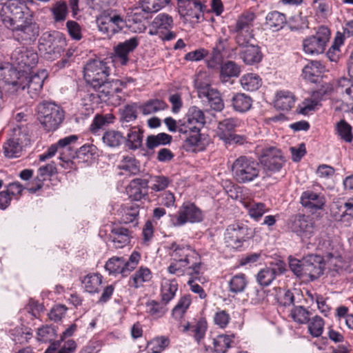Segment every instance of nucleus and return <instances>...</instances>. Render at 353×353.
<instances>
[{"instance_id":"nucleus-1","label":"nucleus","mask_w":353,"mask_h":353,"mask_svg":"<svg viewBox=\"0 0 353 353\" xmlns=\"http://www.w3.org/2000/svg\"><path fill=\"white\" fill-rule=\"evenodd\" d=\"M171 260L186 263L190 265L188 275L198 276L201 272V263L199 254L190 245L172 243L168 247Z\"/></svg>"},{"instance_id":"nucleus-2","label":"nucleus","mask_w":353,"mask_h":353,"mask_svg":"<svg viewBox=\"0 0 353 353\" xmlns=\"http://www.w3.org/2000/svg\"><path fill=\"white\" fill-rule=\"evenodd\" d=\"M256 14L252 10L242 12L236 19L234 25L230 27V32L234 34L236 43L239 46L250 43L254 39V26Z\"/></svg>"},{"instance_id":"nucleus-3","label":"nucleus","mask_w":353,"mask_h":353,"mask_svg":"<svg viewBox=\"0 0 353 353\" xmlns=\"http://www.w3.org/2000/svg\"><path fill=\"white\" fill-rule=\"evenodd\" d=\"M261 167L253 158L241 156L232 163V172L234 179L239 183H248L257 179Z\"/></svg>"},{"instance_id":"nucleus-4","label":"nucleus","mask_w":353,"mask_h":353,"mask_svg":"<svg viewBox=\"0 0 353 353\" xmlns=\"http://www.w3.org/2000/svg\"><path fill=\"white\" fill-rule=\"evenodd\" d=\"M33 13L23 0H9L2 3L0 10V19L3 24L9 28L18 22L22 21Z\"/></svg>"},{"instance_id":"nucleus-5","label":"nucleus","mask_w":353,"mask_h":353,"mask_svg":"<svg viewBox=\"0 0 353 353\" xmlns=\"http://www.w3.org/2000/svg\"><path fill=\"white\" fill-rule=\"evenodd\" d=\"M38 118L48 132L56 130L64 119L63 110L52 102H43L38 105Z\"/></svg>"},{"instance_id":"nucleus-6","label":"nucleus","mask_w":353,"mask_h":353,"mask_svg":"<svg viewBox=\"0 0 353 353\" xmlns=\"http://www.w3.org/2000/svg\"><path fill=\"white\" fill-rule=\"evenodd\" d=\"M34 13L8 28L16 41L23 44H31L37 40L39 35V26L34 21Z\"/></svg>"},{"instance_id":"nucleus-7","label":"nucleus","mask_w":353,"mask_h":353,"mask_svg":"<svg viewBox=\"0 0 353 353\" xmlns=\"http://www.w3.org/2000/svg\"><path fill=\"white\" fill-rule=\"evenodd\" d=\"M83 72L86 83L92 88L108 79L110 68L106 62L94 59L86 63Z\"/></svg>"},{"instance_id":"nucleus-8","label":"nucleus","mask_w":353,"mask_h":353,"mask_svg":"<svg viewBox=\"0 0 353 353\" xmlns=\"http://www.w3.org/2000/svg\"><path fill=\"white\" fill-rule=\"evenodd\" d=\"M203 220L202 211L193 203L186 202L177 212L171 216V223L174 227H181L188 223H194Z\"/></svg>"},{"instance_id":"nucleus-9","label":"nucleus","mask_w":353,"mask_h":353,"mask_svg":"<svg viewBox=\"0 0 353 353\" xmlns=\"http://www.w3.org/2000/svg\"><path fill=\"white\" fill-rule=\"evenodd\" d=\"M330 30L325 26L319 28L316 34L305 38L303 41V48L307 54H319L323 53L329 41Z\"/></svg>"},{"instance_id":"nucleus-10","label":"nucleus","mask_w":353,"mask_h":353,"mask_svg":"<svg viewBox=\"0 0 353 353\" xmlns=\"http://www.w3.org/2000/svg\"><path fill=\"white\" fill-rule=\"evenodd\" d=\"M23 79V74H21L11 64L0 63V82L8 86V91L10 93L25 89Z\"/></svg>"},{"instance_id":"nucleus-11","label":"nucleus","mask_w":353,"mask_h":353,"mask_svg":"<svg viewBox=\"0 0 353 353\" xmlns=\"http://www.w3.org/2000/svg\"><path fill=\"white\" fill-rule=\"evenodd\" d=\"M179 12L184 23L192 25L199 22L205 7L199 0H178Z\"/></svg>"},{"instance_id":"nucleus-12","label":"nucleus","mask_w":353,"mask_h":353,"mask_svg":"<svg viewBox=\"0 0 353 353\" xmlns=\"http://www.w3.org/2000/svg\"><path fill=\"white\" fill-rule=\"evenodd\" d=\"M40 46L46 51L50 59L57 58L66 46V40L59 32H46L41 38Z\"/></svg>"},{"instance_id":"nucleus-13","label":"nucleus","mask_w":353,"mask_h":353,"mask_svg":"<svg viewBox=\"0 0 353 353\" xmlns=\"http://www.w3.org/2000/svg\"><path fill=\"white\" fill-rule=\"evenodd\" d=\"M182 121L183 124L180 125V133H199L205 123V117L201 109L196 106H192L188 109Z\"/></svg>"},{"instance_id":"nucleus-14","label":"nucleus","mask_w":353,"mask_h":353,"mask_svg":"<svg viewBox=\"0 0 353 353\" xmlns=\"http://www.w3.org/2000/svg\"><path fill=\"white\" fill-rule=\"evenodd\" d=\"M248 228L243 223H234L226 228L224 242L227 247L237 250L248 239Z\"/></svg>"},{"instance_id":"nucleus-15","label":"nucleus","mask_w":353,"mask_h":353,"mask_svg":"<svg viewBox=\"0 0 353 353\" xmlns=\"http://www.w3.org/2000/svg\"><path fill=\"white\" fill-rule=\"evenodd\" d=\"M291 230L303 240L310 239L315 233L316 225L312 218L304 214H296L292 217L289 223Z\"/></svg>"},{"instance_id":"nucleus-16","label":"nucleus","mask_w":353,"mask_h":353,"mask_svg":"<svg viewBox=\"0 0 353 353\" xmlns=\"http://www.w3.org/2000/svg\"><path fill=\"white\" fill-rule=\"evenodd\" d=\"M259 161L266 170L272 172L280 171L285 163L281 150L273 146L262 149Z\"/></svg>"},{"instance_id":"nucleus-17","label":"nucleus","mask_w":353,"mask_h":353,"mask_svg":"<svg viewBox=\"0 0 353 353\" xmlns=\"http://www.w3.org/2000/svg\"><path fill=\"white\" fill-rule=\"evenodd\" d=\"M10 59L13 65H16L20 70L26 71L37 65L38 54L32 48L21 46L17 48L12 52Z\"/></svg>"},{"instance_id":"nucleus-18","label":"nucleus","mask_w":353,"mask_h":353,"mask_svg":"<svg viewBox=\"0 0 353 353\" xmlns=\"http://www.w3.org/2000/svg\"><path fill=\"white\" fill-rule=\"evenodd\" d=\"M99 30L107 35H112L121 31L125 21L123 17L112 12H103L97 19Z\"/></svg>"},{"instance_id":"nucleus-19","label":"nucleus","mask_w":353,"mask_h":353,"mask_svg":"<svg viewBox=\"0 0 353 353\" xmlns=\"http://www.w3.org/2000/svg\"><path fill=\"white\" fill-rule=\"evenodd\" d=\"M195 85L198 90L199 98L205 97L208 99L210 107L216 111H221L224 108V103L220 92L212 88L208 83H204L197 79Z\"/></svg>"},{"instance_id":"nucleus-20","label":"nucleus","mask_w":353,"mask_h":353,"mask_svg":"<svg viewBox=\"0 0 353 353\" xmlns=\"http://www.w3.org/2000/svg\"><path fill=\"white\" fill-rule=\"evenodd\" d=\"M132 234L133 232L129 228L114 222L111 225L109 239L113 248L121 249L130 243Z\"/></svg>"},{"instance_id":"nucleus-21","label":"nucleus","mask_w":353,"mask_h":353,"mask_svg":"<svg viewBox=\"0 0 353 353\" xmlns=\"http://www.w3.org/2000/svg\"><path fill=\"white\" fill-rule=\"evenodd\" d=\"M241 121L237 118H228L221 121L218 123L217 136L225 142L230 143L239 141L241 137L234 134L236 128L240 126Z\"/></svg>"},{"instance_id":"nucleus-22","label":"nucleus","mask_w":353,"mask_h":353,"mask_svg":"<svg viewBox=\"0 0 353 353\" xmlns=\"http://www.w3.org/2000/svg\"><path fill=\"white\" fill-rule=\"evenodd\" d=\"M303 265L302 278H307L310 281H314L323 273L324 263L319 256L308 255L304 257Z\"/></svg>"},{"instance_id":"nucleus-23","label":"nucleus","mask_w":353,"mask_h":353,"mask_svg":"<svg viewBox=\"0 0 353 353\" xmlns=\"http://www.w3.org/2000/svg\"><path fill=\"white\" fill-rule=\"evenodd\" d=\"M115 215L118 216V223L120 225L138 224L139 216V205L134 203L121 204L117 210Z\"/></svg>"},{"instance_id":"nucleus-24","label":"nucleus","mask_w":353,"mask_h":353,"mask_svg":"<svg viewBox=\"0 0 353 353\" xmlns=\"http://www.w3.org/2000/svg\"><path fill=\"white\" fill-rule=\"evenodd\" d=\"M139 45V39L134 37L124 42L119 43L114 50L113 61L116 63L125 65L129 61V54L132 52Z\"/></svg>"},{"instance_id":"nucleus-25","label":"nucleus","mask_w":353,"mask_h":353,"mask_svg":"<svg viewBox=\"0 0 353 353\" xmlns=\"http://www.w3.org/2000/svg\"><path fill=\"white\" fill-rule=\"evenodd\" d=\"M79 137L75 134L69 135L58 141L57 145L59 149V159L63 163L61 164L63 168H66L72 163V159L74 157L72 146L77 143Z\"/></svg>"},{"instance_id":"nucleus-26","label":"nucleus","mask_w":353,"mask_h":353,"mask_svg":"<svg viewBox=\"0 0 353 353\" xmlns=\"http://www.w3.org/2000/svg\"><path fill=\"white\" fill-rule=\"evenodd\" d=\"M148 182L146 179H132L126 188L128 197L132 201H139L148 196Z\"/></svg>"},{"instance_id":"nucleus-27","label":"nucleus","mask_w":353,"mask_h":353,"mask_svg":"<svg viewBox=\"0 0 353 353\" xmlns=\"http://www.w3.org/2000/svg\"><path fill=\"white\" fill-rule=\"evenodd\" d=\"M325 94L326 91L323 89L314 91L310 97L305 99L299 105V112L307 115L319 109L321 106V101L325 99Z\"/></svg>"},{"instance_id":"nucleus-28","label":"nucleus","mask_w":353,"mask_h":353,"mask_svg":"<svg viewBox=\"0 0 353 353\" xmlns=\"http://www.w3.org/2000/svg\"><path fill=\"white\" fill-rule=\"evenodd\" d=\"M301 203L311 211H316L323 209L325 203V199L321 193L307 190L301 196Z\"/></svg>"},{"instance_id":"nucleus-29","label":"nucleus","mask_w":353,"mask_h":353,"mask_svg":"<svg viewBox=\"0 0 353 353\" xmlns=\"http://www.w3.org/2000/svg\"><path fill=\"white\" fill-rule=\"evenodd\" d=\"M118 81L112 80L108 81V79L103 81L102 83H100L99 86L93 87V90H99L100 95L103 101H109L112 99L113 101H119L120 98L117 96V94L121 92V88L117 85Z\"/></svg>"},{"instance_id":"nucleus-30","label":"nucleus","mask_w":353,"mask_h":353,"mask_svg":"<svg viewBox=\"0 0 353 353\" xmlns=\"http://www.w3.org/2000/svg\"><path fill=\"white\" fill-rule=\"evenodd\" d=\"M285 271L283 263H277L274 267H267L261 270L256 275V281L261 286H268L275 279L277 275Z\"/></svg>"},{"instance_id":"nucleus-31","label":"nucleus","mask_w":353,"mask_h":353,"mask_svg":"<svg viewBox=\"0 0 353 353\" xmlns=\"http://www.w3.org/2000/svg\"><path fill=\"white\" fill-rule=\"evenodd\" d=\"M47 77V73L45 70H41L37 73L32 74L29 77L23 76V83L28 90V92L32 98L37 97L41 91L43 82Z\"/></svg>"},{"instance_id":"nucleus-32","label":"nucleus","mask_w":353,"mask_h":353,"mask_svg":"<svg viewBox=\"0 0 353 353\" xmlns=\"http://www.w3.org/2000/svg\"><path fill=\"white\" fill-rule=\"evenodd\" d=\"M240 46L243 48L239 52V56L246 65H252L259 63L262 60V53L258 46L248 43Z\"/></svg>"},{"instance_id":"nucleus-33","label":"nucleus","mask_w":353,"mask_h":353,"mask_svg":"<svg viewBox=\"0 0 353 353\" xmlns=\"http://www.w3.org/2000/svg\"><path fill=\"white\" fill-rule=\"evenodd\" d=\"M324 71L325 66L321 61H311L303 68L302 77L310 82L316 83Z\"/></svg>"},{"instance_id":"nucleus-34","label":"nucleus","mask_w":353,"mask_h":353,"mask_svg":"<svg viewBox=\"0 0 353 353\" xmlns=\"http://www.w3.org/2000/svg\"><path fill=\"white\" fill-rule=\"evenodd\" d=\"M179 289L176 279H163L161 283L160 296L162 301L168 305L173 300Z\"/></svg>"},{"instance_id":"nucleus-35","label":"nucleus","mask_w":353,"mask_h":353,"mask_svg":"<svg viewBox=\"0 0 353 353\" xmlns=\"http://www.w3.org/2000/svg\"><path fill=\"white\" fill-rule=\"evenodd\" d=\"M152 27L155 30H150V35L158 34L164 30H170L173 28L174 21L172 17L166 13H160L157 14L152 22Z\"/></svg>"},{"instance_id":"nucleus-36","label":"nucleus","mask_w":353,"mask_h":353,"mask_svg":"<svg viewBox=\"0 0 353 353\" xmlns=\"http://www.w3.org/2000/svg\"><path fill=\"white\" fill-rule=\"evenodd\" d=\"M152 279V271L145 266H141L130 276L129 285L135 289H138L143 287L145 283L150 282Z\"/></svg>"},{"instance_id":"nucleus-37","label":"nucleus","mask_w":353,"mask_h":353,"mask_svg":"<svg viewBox=\"0 0 353 353\" xmlns=\"http://www.w3.org/2000/svg\"><path fill=\"white\" fill-rule=\"evenodd\" d=\"M286 23L285 14L276 10L268 12L265 17V26L272 31L281 30Z\"/></svg>"},{"instance_id":"nucleus-38","label":"nucleus","mask_w":353,"mask_h":353,"mask_svg":"<svg viewBox=\"0 0 353 353\" xmlns=\"http://www.w3.org/2000/svg\"><path fill=\"white\" fill-rule=\"evenodd\" d=\"M336 92L342 95L343 101L350 106H353V83L347 78L338 81Z\"/></svg>"},{"instance_id":"nucleus-39","label":"nucleus","mask_w":353,"mask_h":353,"mask_svg":"<svg viewBox=\"0 0 353 353\" xmlns=\"http://www.w3.org/2000/svg\"><path fill=\"white\" fill-rule=\"evenodd\" d=\"M227 43V39H219L218 40L208 60V68H215L221 64L223 59L222 52L225 50Z\"/></svg>"},{"instance_id":"nucleus-40","label":"nucleus","mask_w":353,"mask_h":353,"mask_svg":"<svg viewBox=\"0 0 353 353\" xmlns=\"http://www.w3.org/2000/svg\"><path fill=\"white\" fill-rule=\"evenodd\" d=\"M207 329V321L204 319H200L194 324L188 323L187 325L184 326L183 332L190 331V334L199 343L204 339Z\"/></svg>"},{"instance_id":"nucleus-41","label":"nucleus","mask_w":353,"mask_h":353,"mask_svg":"<svg viewBox=\"0 0 353 353\" xmlns=\"http://www.w3.org/2000/svg\"><path fill=\"white\" fill-rule=\"evenodd\" d=\"M102 279L103 276L99 273L88 274L81 280L82 287L88 293H98L102 283Z\"/></svg>"},{"instance_id":"nucleus-42","label":"nucleus","mask_w":353,"mask_h":353,"mask_svg":"<svg viewBox=\"0 0 353 353\" xmlns=\"http://www.w3.org/2000/svg\"><path fill=\"white\" fill-rule=\"evenodd\" d=\"M295 97L289 91H279L274 101V107L281 110H290L294 105Z\"/></svg>"},{"instance_id":"nucleus-43","label":"nucleus","mask_w":353,"mask_h":353,"mask_svg":"<svg viewBox=\"0 0 353 353\" xmlns=\"http://www.w3.org/2000/svg\"><path fill=\"white\" fill-rule=\"evenodd\" d=\"M192 303L190 294H184L180 297L172 310V316L178 321L183 319L185 313Z\"/></svg>"},{"instance_id":"nucleus-44","label":"nucleus","mask_w":353,"mask_h":353,"mask_svg":"<svg viewBox=\"0 0 353 353\" xmlns=\"http://www.w3.org/2000/svg\"><path fill=\"white\" fill-rule=\"evenodd\" d=\"M105 268L110 274H121L124 277L128 276L124 257L113 256L110 258L105 263Z\"/></svg>"},{"instance_id":"nucleus-45","label":"nucleus","mask_w":353,"mask_h":353,"mask_svg":"<svg viewBox=\"0 0 353 353\" xmlns=\"http://www.w3.org/2000/svg\"><path fill=\"white\" fill-rule=\"evenodd\" d=\"M168 304L162 301L149 300L145 303V312L154 319L163 317L168 311Z\"/></svg>"},{"instance_id":"nucleus-46","label":"nucleus","mask_w":353,"mask_h":353,"mask_svg":"<svg viewBox=\"0 0 353 353\" xmlns=\"http://www.w3.org/2000/svg\"><path fill=\"white\" fill-rule=\"evenodd\" d=\"M252 98L244 93H236L232 98V105L234 110L239 112H246L252 105Z\"/></svg>"},{"instance_id":"nucleus-47","label":"nucleus","mask_w":353,"mask_h":353,"mask_svg":"<svg viewBox=\"0 0 353 353\" xmlns=\"http://www.w3.org/2000/svg\"><path fill=\"white\" fill-rule=\"evenodd\" d=\"M50 12L53 21L55 23H63L69 13L67 3L62 0L57 1L52 6Z\"/></svg>"},{"instance_id":"nucleus-48","label":"nucleus","mask_w":353,"mask_h":353,"mask_svg":"<svg viewBox=\"0 0 353 353\" xmlns=\"http://www.w3.org/2000/svg\"><path fill=\"white\" fill-rule=\"evenodd\" d=\"M28 145L8 139L3 145L4 154L8 158L20 157L23 154L24 148Z\"/></svg>"},{"instance_id":"nucleus-49","label":"nucleus","mask_w":353,"mask_h":353,"mask_svg":"<svg viewBox=\"0 0 353 353\" xmlns=\"http://www.w3.org/2000/svg\"><path fill=\"white\" fill-rule=\"evenodd\" d=\"M240 83L243 90L254 92L261 86L262 80L256 74L248 73L241 77Z\"/></svg>"},{"instance_id":"nucleus-50","label":"nucleus","mask_w":353,"mask_h":353,"mask_svg":"<svg viewBox=\"0 0 353 353\" xmlns=\"http://www.w3.org/2000/svg\"><path fill=\"white\" fill-rule=\"evenodd\" d=\"M143 132L137 127H132L129 130L124 142L129 149L135 150L141 148Z\"/></svg>"},{"instance_id":"nucleus-51","label":"nucleus","mask_w":353,"mask_h":353,"mask_svg":"<svg viewBox=\"0 0 353 353\" xmlns=\"http://www.w3.org/2000/svg\"><path fill=\"white\" fill-rule=\"evenodd\" d=\"M102 140L108 147L117 148L125 141V137L118 130H109L104 132Z\"/></svg>"},{"instance_id":"nucleus-52","label":"nucleus","mask_w":353,"mask_h":353,"mask_svg":"<svg viewBox=\"0 0 353 353\" xmlns=\"http://www.w3.org/2000/svg\"><path fill=\"white\" fill-rule=\"evenodd\" d=\"M248 285V278L243 273H238L231 277L228 281L229 291L234 294L243 292Z\"/></svg>"},{"instance_id":"nucleus-53","label":"nucleus","mask_w":353,"mask_h":353,"mask_svg":"<svg viewBox=\"0 0 353 353\" xmlns=\"http://www.w3.org/2000/svg\"><path fill=\"white\" fill-rule=\"evenodd\" d=\"M17 142L30 144V137L28 126L23 124L17 125L11 129L10 138Z\"/></svg>"},{"instance_id":"nucleus-54","label":"nucleus","mask_w":353,"mask_h":353,"mask_svg":"<svg viewBox=\"0 0 353 353\" xmlns=\"http://www.w3.org/2000/svg\"><path fill=\"white\" fill-rule=\"evenodd\" d=\"M147 181L148 182V188H150L154 192H160L165 190L172 180L163 175H154L150 176Z\"/></svg>"},{"instance_id":"nucleus-55","label":"nucleus","mask_w":353,"mask_h":353,"mask_svg":"<svg viewBox=\"0 0 353 353\" xmlns=\"http://www.w3.org/2000/svg\"><path fill=\"white\" fill-rule=\"evenodd\" d=\"M311 313L303 306H294L290 313L292 320L299 324H305L309 322Z\"/></svg>"},{"instance_id":"nucleus-56","label":"nucleus","mask_w":353,"mask_h":353,"mask_svg":"<svg viewBox=\"0 0 353 353\" xmlns=\"http://www.w3.org/2000/svg\"><path fill=\"white\" fill-rule=\"evenodd\" d=\"M241 73V67L234 61H228L221 65L220 75L223 78L237 77Z\"/></svg>"},{"instance_id":"nucleus-57","label":"nucleus","mask_w":353,"mask_h":353,"mask_svg":"<svg viewBox=\"0 0 353 353\" xmlns=\"http://www.w3.org/2000/svg\"><path fill=\"white\" fill-rule=\"evenodd\" d=\"M166 103L160 99H151L144 103L141 109L145 115L150 114L158 111L163 110L167 108Z\"/></svg>"},{"instance_id":"nucleus-58","label":"nucleus","mask_w":353,"mask_h":353,"mask_svg":"<svg viewBox=\"0 0 353 353\" xmlns=\"http://www.w3.org/2000/svg\"><path fill=\"white\" fill-rule=\"evenodd\" d=\"M170 0H139L142 10L145 12H157L170 3Z\"/></svg>"},{"instance_id":"nucleus-59","label":"nucleus","mask_w":353,"mask_h":353,"mask_svg":"<svg viewBox=\"0 0 353 353\" xmlns=\"http://www.w3.org/2000/svg\"><path fill=\"white\" fill-rule=\"evenodd\" d=\"M57 336V330L54 327L49 325L42 326L37 330V339L43 343H51Z\"/></svg>"},{"instance_id":"nucleus-60","label":"nucleus","mask_w":353,"mask_h":353,"mask_svg":"<svg viewBox=\"0 0 353 353\" xmlns=\"http://www.w3.org/2000/svg\"><path fill=\"white\" fill-rule=\"evenodd\" d=\"M232 342L229 335L220 334L213 340L214 350L216 353H225Z\"/></svg>"},{"instance_id":"nucleus-61","label":"nucleus","mask_w":353,"mask_h":353,"mask_svg":"<svg viewBox=\"0 0 353 353\" xmlns=\"http://www.w3.org/2000/svg\"><path fill=\"white\" fill-rule=\"evenodd\" d=\"M336 131L339 137L346 143H351L353 139L352 126L344 120H341L336 124Z\"/></svg>"},{"instance_id":"nucleus-62","label":"nucleus","mask_w":353,"mask_h":353,"mask_svg":"<svg viewBox=\"0 0 353 353\" xmlns=\"http://www.w3.org/2000/svg\"><path fill=\"white\" fill-rule=\"evenodd\" d=\"M82 100L83 105L88 106L87 109H94L96 105L103 101L97 90H93V92L88 90Z\"/></svg>"},{"instance_id":"nucleus-63","label":"nucleus","mask_w":353,"mask_h":353,"mask_svg":"<svg viewBox=\"0 0 353 353\" xmlns=\"http://www.w3.org/2000/svg\"><path fill=\"white\" fill-rule=\"evenodd\" d=\"M307 323L309 332L313 337H319L322 334L324 321L321 317L315 316L310 319Z\"/></svg>"},{"instance_id":"nucleus-64","label":"nucleus","mask_w":353,"mask_h":353,"mask_svg":"<svg viewBox=\"0 0 353 353\" xmlns=\"http://www.w3.org/2000/svg\"><path fill=\"white\" fill-rule=\"evenodd\" d=\"M245 207L249 215L255 220H259L268 210V208L263 203L252 202L248 203Z\"/></svg>"}]
</instances>
